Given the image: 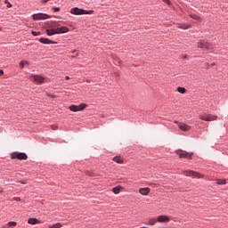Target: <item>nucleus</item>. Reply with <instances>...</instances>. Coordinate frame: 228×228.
<instances>
[{
	"mask_svg": "<svg viewBox=\"0 0 228 228\" xmlns=\"http://www.w3.org/2000/svg\"><path fill=\"white\" fill-rule=\"evenodd\" d=\"M61 33H69V28L61 27L60 24L53 22L49 29H46V35L53 37V35H60Z\"/></svg>",
	"mask_w": 228,
	"mask_h": 228,
	"instance_id": "obj_1",
	"label": "nucleus"
},
{
	"mask_svg": "<svg viewBox=\"0 0 228 228\" xmlns=\"http://www.w3.org/2000/svg\"><path fill=\"white\" fill-rule=\"evenodd\" d=\"M70 13H72V15H92V13H94V11H86L85 9L74 7L70 10Z\"/></svg>",
	"mask_w": 228,
	"mask_h": 228,
	"instance_id": "obj_2",
	"label": "nucleus"
},
{
	"mask_svg": "<svg viewBox=\"0 0 228 228\" xmlns=\"http://www.w3.org/2000/svg\"><path fill=\"white\" fill-rule=\"evenodd\" d=\"M183 175H186V177H192L193 179H202V177H204L200 173L191 170L183 171Z\"/></svg>",
	"mask_w": 228,
	"mask_h": 228,
	"instance_id": "obj_3",
	"label": "nucleus"
},
{
	"mask_svg": "<svg viewBox=\"0 0 228 228\" xmlns=\"http://www.w3.org/2000/svg\"><path fill=\"white\" fill-rule=\"evenodd\" d=\"M11 159L26 160L28 159V155L24 152L14 151L11 154Z\"/></svg>",
	"mask_w": 228,
	"mask_h": 228,
	"instance_id": "obj_4",
	"label": "nucleus"
},
{
	"mask_svg": "<svg viewBox=\"0 0 228 228\" xmlns=\"http://www.w3.org/2000/svg\"><path fill=\"white\" fill-rule=\"evenodd\" d=\"M29 79L33 81V83H36V85H43L44 81H45V78L39 75H32Z\"/></svg>",
	"mask_w": 228,
	"mask_h": 228,
	"instance_id": "obj_5",
	"label": "nucleus"
},
{
	"mask_svg": "<svg viewBox=\"0 0 228 228\" xmlns=\"http://www.w3.org/2000/svg\"><path fill=\"white\" fill-rule=\"evenodd\" d=\"M200 120H205V122H213V120H216L218 117L213 114H203L200 116Z\"/></svg>",
	"mask_w": 228,
	"mask_h": 228,
	"instance_id": "obj_6",
	"label": "nucleus"
},
{
	"mask_svg": "<svg viewBox=\"0 0 228 228\" xmlns=\"http://www.w3.org/2000/svg\"><path fill=\"white\" fill-rule=\"evenodd\" d=\"M88 105H86V103H81L80 105H71L69 106V110L70 111H83V110H85V108H86Z\"/></svg>",
	"mask_w": 228,
	"mask_h": 228,
	"instance_id": "obj_7",
	"label": "nucleus"
},
{
	"mask_svg": "<svg viewBox=\"0 0 228 228\" xmlns=\"http://www.w3.org/2000/svg\"><path fill=\"white\" fill-rule=\"evenodd\" d=\"M33 20H45V19H49V15L45 13H37L32 15Z\"/></svg>",
	"mask_w": 228,
	"mask_h": 228,
	"instance_id": "obj_8",
	"label": "nucleus"
},
{
	"mask_svg": "<svg viewBox=\"0 0 228 228\" xmlns=\"http://www.w3.org/2000/svg\"><path fill=\"white\" fill-rule=\"evenodd\" d=\"M198 47L200 49H208V50L213 49V45H211V44H209V43H208L206 41H200L198 43Z\"/></svg>",
	"mask_w": 228,
	"mask_h": 228,
	"instance_id": "obj_9",
	"label": "nucleus"
},
{
	"mask_svg": "<svg viewBox=\"0 0 228 228\" xmlns=\"http://www.w3.org/2000/svg\"><path fill=\"white\" fill-rule=\"evenodd\" d=\"M175 153L178 154L179 158H190V159H191V156L193 155V153H188L183 150H177Z\"/></svg>",
	"mask_w": 228,
	"mask_h": 228,
	"instance_id": "obj_10",
	"label": "nucleus"
},
{
	"mask_svg": "<svg viewBox=\"0 0 228 228\" xmlns=\"http://www.w3.org/2000/svg\"><path fill=\"white\" fill-rule=\"evenodd\" d=\"M175 124H178L179 129H181V131H184L185 133L190 131V129H191V126L184 123H179L177 121H175Z\"/></svg>",
	"mask_w": 228,
	"mask_h": 228,
	"instance_id": "obj_11",
	"label": "nucleus"
},
{
	"mask_svg": "<svg viewBox=\"0 0 228 228\" xmlns=\"http://www.w3.org/2000/svg\"><path fill=\"white\" fill-rule=\"evenodd\" d=\"M157 222L160 224L170 222V218L167 216H159L157 218Z\"/></svg>",
	"mask_w": 228,
	"mask_h": 228,
	"instance_id": "obj_12",
	"label": "nucleus"
},
{
	"mask_svg": "<svg viewBox=\"0 0 228 228\" xmlns=\"http://www.w3.org/2000/svg\"><path fill=\"white\" fill-rule=\"evenodd\" d=\"M139 193H141V195H149V193H151V188L149 187L140 188Z\"/></svg>",
	"mask_w": 228,
	"mask_h": 228,
	"instance_id": "obj_13",
	"label": "nucleus"
},
{
	"mask_svg": "<svg viewBox=\"0 0 228 228\" xmlns=\"http://www.w3.org/2000/svg\"><path fill=\"white\" fill-rule=\"evenodd\" d=\"M39 42H40L41 44H46V45H49V44H56V42H54V41H53V40H51V39H49V38H44V37H41V38L39 39Z\"/></svg>",
	"mask_w": 228,
	"mask_h": 228,
	"instance_id": "obj_14",
	"label": "nucleus"
},
{
	"mask_svg": "<svg viewBox=\"0 0 228 228\" xmlns=\"http://www.w3.org/2000/svg\"><path fill=\"white\" fill-rule=\"evenodd\" d=\"M121 190H124V187H122L121 185H118L112 189V191L113 193H115V195H118Z\"/></svg>",
	"mask_w": 228,
	"mask_h": 228,
	"instance_id": "obj_15",
	"label": "nucleus"
},
{
	"mask_svg": "<svg viewBox=\"0 0 228 228\" xmlns=\"http://www.w3.org/2000/svg\"><path fill=\"white\" fill-rule=\"evenodd\" d=\"M28 224H30V225H37V224H40V221L37 218H29Z\"/></svg>",
	"mask_w": 228,
	"mask_h": 228,
	"instance_id": "obj_16",
	"label": "nucleus"
},
{
	"mask_svg": "<svg viewBox=\"0 0 228 228\" xmlns=\"http://www.w3.org/2000/svg\"><path fill=\"white\" fill-rule=\"evenodd\" d=\"M112 161H115V163H118L119 165H122V163H124V159L120 157H114L112 159Z\"/></svg>",
	"mask_w": 228,
	"mask_h": 228,
	"instance_id": "obj_17",
	"label": "nucleus"
},
{
	"mask_svg": "<svg viewBox=\"0 0 228 228\" xmlns=\"http://www.w3.org/2000/svg\"><path fill=\"white\" fill-rule=\"evenodd\" d=\"M17 226V222L15 221H11L7 224V226L6 227H4V228H10V227H16Z\"/></svg>",
	"mask_w": 228,
	"mask_h": 228,
	"instance_id": "obj_18",
	"label": "nucleus"
},
{
	"mask_svg": "<svg viewBox=\"0 0 228 228\" xmlns=\"http://www.w3.org/2000/svg\"><path fill=\"white\" fill-rule=\"evenodd\" d=\"M177 28H179L180 29H188V28H190V26L186 25V24H178Z\"/></svg>",
	"mask_w": 228,
	"mask_h": 228,
	"instance_id": "obj_19",
	"label": "nucleus"
},
{
	"mask_svg": "<svg viewBox=\"0 0 228 228\" xmlns=\"http://www.w3.org/2000/svg\"><path fill=\"white\" fill-rule=\"evenodd\" d=\"M190 17H191V19H193L194 20H202L200 16H198L197 14H191Z\"/></svg>",
	"mask_w": 228,
	"mask_h": 228,
	"instance_id": "obj_20",
	"label": "nucleus"
},
{
	"mask_svg": "<svg viewBox=\"0 0 228 228\" xmlns=\"http://www.w3.org/2000/svg\"><path fill=\"white\" fill-rule=\"evenodd\" d=\"M61 227H62L61 223H56L55 224H53L49 228H61Z\"/></svg>",
	"mask_w": 228,
	"mask_h": 228,
	"instance_id": "obj_21",
	"label": "nucleus"
},
{
	"mask_svg": "<svg viewBox=\"0 0 228 228\" xmlns=\"http://www.w3.org/2000/svg\"><path fill=\"white\" fill-rule=\"evenodd\" d=\"M177 92H179V94H186V89L184 87H178Z\"/></svg>",
	"mask_w": 228,
	"mask_h": 228,
	"instance_id": "obj_22",
	"label": "nucleus"
},
{
	"mask_svg": "<svg viewBox=\"0 0 228 228\" xmlns=\"http://www.w3.org/2000/svg\"><path fill=\"white\" fill-rule=\"evenodd\" d=\"M24 65H28V61H21L20 62V69H24Z\"/></svg>",
	"mask_w": 228,
	"mask_h": 228,
	"instance_id": "obj_23",
	"label": "nucleus"
},
{
	"mask_svg": "<svg viewBox=\"0 0 228 228\" xmlns=\"http://www.w3.org/2000/svg\"><path fill=\"white\" fill-rule=\"evenodd\" d=\"M156 222H157L156 219H150L149 220V224L150 225H156Z\"/></svg>",
	"mask_w": 228,
	"mask_h": 228,
	"instance_id": "obj_24",
	"label": "nucleus"
},
{
	"mask_svg": "<svg viewBox=\"0 0 228 228\" xmlns=\"http://www.w3.org/2000/svg\"><path fill=\"white\" fill-rule=\"evenodd\" d=\"M225 180H217V184H225Z\"/></svg>",
	"mask_w": 228,
	"mask_h": 228,
	"instance_id": "obj_25",
	"label": "nucleus"
},
{
	"mask_svg": "<svg viewBox=\"0 0 228 228\" xmlns=\"http://www.w3.org/2000/svg\"><path fill=\"white\" fill-rule=\"evenodd\" d=\"M4 3L7 4V8H12V4L8 0H5Z\"/></svg>",
	"mask_w": 228,
	"mask_h": 228,
	"instance_id": "obj_26",
	"label": "nucleus"
},
{
	"mask_svg": "<svg viewBox=\"0 0 228 228\" xmlns=\"http://www.w3.org/2000/svg\"><path fill=\"white\" fill-rule=\"evenodd\" d=\"M163 3H166V4L171 5L172 2H170V0H162Z\"/></svg>",
	"mask_w": 228,
	"mask_h": 228,
	"instance_id": "obj_27",
	"label": "nucleus"
},
{
	"mask_svg": "<svg viewBox=\"0 0 228 228\" xmlns=\"http://www.w3.org/2000/svg\"><path fill=\"white\" fill-rule=\"evenodd\" d=\"M32 35H33V37H38V36H40V32L32 31Z\"/></svg>",
	"mask_w": 228,
	"mask_h": 228,
	"instance_id": "obj_28",
	"label": "nucleus"
},
{
	"mask_svg": "<svg viewBox=\"0 0 228 228\" xmlns=\"http://www.w3.org/2000/svg\"><path fill=\"white\" fill-rule=\"evenodd\" d=\"M86 175H90L91 177L94 176V173H92L90 171H86Z\"/></svg>",
	"mask_w": 228,
	"mask_h": 228,
	"instance_id": "obj_29",
	"label": "nucleus"
},
{
	"mask_svg": "<svg viewBox=\"0 0 228 228\" xmlns=\"http://www.w3.org/2000/svg\"><path fill=\"white\" fill-rule=\"evenodd\" d=\"M53 12H60V7H53Z\"/></svg>",
	"mask_w": 228,
	"mask_h": 228,
	"instance_id": "obj_30",
	"label": "nucleus"
},
{
	"mask_svg": "<svg viewBox=\"0 0 228 228\" xmlns=\"http://www.w3.org/2000/svg\"><path fill=\"white\" fill-rule=\"evenodd\" d=\"M13 200H16L17 202H20V198H19V197H14V198H13Z\"/></svg>",
	"mask_w": 228,
	"mask_h": 228,
	"instance_id": "obj_31",
	"label": "nucleus"
},
{
	"mask_svg": "<svg viewBox=\"0 0 228 228\" xmlns=\"http://www.w3.org/2000/svg\"><path fill=\"white\" fill-rule=\"evenodd\" d=\"M20 183H21V184H26L27 183V182L24 181V180H21Z\"/></svg>",
	"mask_w": 228,
	"mask_h": 228,
	"instance_id": "obj_32",
	"label": "nucleus"
},
{
	"mask_svg": "<svg viewBox=\"0 0 228 228\" xmlns=\"http://www.w3.org/2000/svg\"><path fill=\"white\" fill-rule=\"evenodd\" d=\"M0 74H1V76H3V74H4V71H3L2 69H0Z\"/></svg>",
	"mask_w": 228,
	"mask_h": 228,
	"instance_id": "obj_33",
	"label": "nucleus"
},
{
	"mask_svg": "<svg viewBox=\"0 0 228 228\" xmlns=\"http://www.w3.org/2000/svg\"><path fill=\"white\" fill-rule=\"evenodd\" d=\"M66 79L69 80V79H70V77H66Z\"/></svg>",
	"mask_w": 228,
	"mask_h": 228,
	"instance_id": "obj_34",
	"label": "nucleus"
},
{
	"mask_svg": "<svg viewBox=\"0 0 228 228\" xmlns=\"http://www.w3.org/2000/svg\"><path fill=\"white\" fill-rule=\"evenodd\" d=\"M49 0H44V3H47Z\"/></svg>",
	"mask_w": 228,
	"mask_h": 228,
	"instance_id": "obj_35",
	"label": "nucleus"
},
{
	"mask_svg": "<svg viewBox=\"0 0 228 228\" xmlns=\"http://www.w3.org/2000/svg\"><path fill=\"white\" fill-rule=\"evenodd\" d=\"M50 97H52L53 99H54V95H50Z\"/></svg>",
	"mask_w": 228,
	"mask_h": 228,
	"instance_id": "obj_36",
	"label": "nucleus"
},
{
	"mask_svg": "<svg viewBox=\"0 0 228 228\" xmlns=\"http://www.w3.org/2000/svg\"><path fill=\"white\" fill-rule=\"evenodd\" d=\"M3 191V188H0V193Z\"/></svg>",
	"mask_w": 228,
	"mask_h": 228,
	"instance_id": "obj_37",
	"label": "nucleus"
}]
</instances>
